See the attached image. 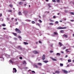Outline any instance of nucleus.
<instances>
[{"mask_svg": "<svg viewBox=\"0 0 74 74\" xmlns=\"http://www.w3.org/2000/svg\"><path fill=\"white\" fill-rule=\"evenodd\" d=\"M15 30L16 32H17V33H21V31L18 28H16Z\"/></svg>", "mask_w": 74, "mask_h": 74, "instance_id": "nucleus-1", "label": "nucleus"}, {"mask_svg": "<svg viewBox=\"0 0 74 74\" xmlns=\"http://www.w3.org/2000/svg\"><path fill=\"white\" fill-rule=\"evenodd\" d=\"M67 28L66 27H58L57 28V29H66Z\"/></svg>", "mask_w": 74, "mask_h": 74, "instance_id": "nucleus-2", "label": "nucleus"}, {"mask_svg": "<svg viewBox=\"0 0 74 74\" xmlns=\"http://www.w3.org/2000/svg\"><path fill=\"white\" fill-rule=\"evenodd\" d=\"M33 53H34V54H36V53H38V54L39 53V52H37V51L35 50L33 51Z\"/></svg>", "mask_w": 74, "mask_h": 74, "instance_id": "nucleus-3", "label": "nucleus"}, {"mask_svg": "<svg viewBox=\"0 0 74 74\" xmlns=\"http://www.w3.org/2000/svg\"><path fill=\"white\" fill-rule=\"evenodd\" d=\"M42 59L43 60L45 59V55H43L42 56Z\"/></svg>", "mask_w": 74, "mask_h": 74, "instance_id": "nucleus-4", "label": "nucleus"}, {"mask_svg": "<svg viewBox=\"0 0 74 74\" xmlns=\"http://www.w3.org/2000/svg\"><path fill=\"white\" fill-rule=\"evenodd\" d=\"M62 71H63V72H64V73H65V74H67V73H69V72L68 71H66L65 70H63Z\"/></svg>", "mask_w": 74, "mask_h": 74, "instance_id": "nucleus-5", "label": "nucleus"}, {"mask_svg": "<svg viewBox=\"0 0 74 74\" xmlns=\"http://www.w3.org/2000/svg\"><path fill=\"white\" fill-rule=\"evenodd\" d=\"M13 70L14 71L13 73H14H14H16V71H17V70H16V69L15 68H13Z\"/></svg>", "mask_w": 74, "mask_h": 74, "instance_id": "nucleus-6", "label": "nucleus"}, {"mask_svg": "<svg viewBox=\"0 0 74 74\" xmlns=\"http://www.w3.org/2000/svg\"><path fill=\"white\" fill-rule=\"evenodd\" d=\"M51 60H53V61H57V60H56V59H55L52 57L51 58Z\"/></svg>", "mask_w": 74, "mask_h": 74, "instance_id": "nucleus-7", "label": "nucleus"}, {"mask_svg": "<svg viewBox=\"0 0 74 74\" xmlns=\"http://www.w3.org/2000/svg\"><path fill=\"white\" fill-rule=\"evenodd\" d=\"M12 34H13V35H14V36H17V34H16V33H14V32H12Z\"/></svg>", "mask_w": 74, "mask_h": 74, "instance_id": "nucleus-8", "label": "nucleus"}, {"mask_svg": "<svg viewBox=\"0 0 74 74\" xmlns=\"http://www.w3.org/2000/svg\"><path fill=\"white\" fill-rule=\"evenodd\" d=\"M59 44L60 46V47H62V46L63 45H62V43H61V42H59Z\"/></svg>", "mask_w": 74, "mask_h": 74, "instance_id": "nucleus-9", "label": "nucleus"}, {"mask_svg": "<svg viewBox=\"0 0 74 74\" xmlns=\"http://www.w3.org/2000/svg\"><path fill=\"white\" fill-rule=\"evenodd\" d=\"M24 44L25 45H28V44H29V43L28 42H23Z\"/></svg>", "mask_w": 74, "mask_h": 74, "instance_id": "nucleus-10", "label": "nucleus"}, {"mask_svg": "<svg viewBox=\"0 0 74 74\" xmlns=\"http://www.w3.org/2000/svg\"><path fill=\"white\" fill-rule=\"evenodd\" d=\"M18 4L19 5H21L22 4H23V3L22 2H19Z\"/></svg>", "mask_w": 74, "mask_h": 74, "instance_id": "nucleus-11", "label": "nucleus"}, {"mask_svg": "<svg viewBox=\"0 0 74 74\" xmlns=\"http://www.w3.org/2000/svg\"><path fill=\"white\" fill-rule=\"evenodd\" d=\"M60 73V72L58 71H56V72H55V73H58V74H59Z\"/></svg>", "mask_w": 74, "mask_h": 74, "instance_id": "nucleus-12", "label": "nucleus"}, {"mask_svg": "<svg viewBox=\"0 0 74 74\" xmlns=\"http://www.w3.org/2000/svg\"><path fill=\"white\" fill-rule=\"evenodd\" d=\"M54 33L55 35H58V33L56 32H54Z\"/></svg>", "mask_w": 74, "mask_h": 74, "instance_id": "nucleus-13", "label": "nucleus"}, {"mask_svg": "<svg viewBox=\"0 0 74 74\" xmlns=\"http://www.w3.org/2000/svg\"><path fill=\"white\" fill-rule=\"evenodd\" d=\"M70 14H71V15H74V12H70Z\"/></svg>", "mask_w": 74, "mask_h": 74, "instance_id": "nucleus-14", "label": "nucleus"}, {"mask_svg": "<svg viewBox=\"0 0 74 74\" xmlns=\"http://www.w3.org/2000/svg\"><path fill=\"white\" fill-rule=\"evenodd\" d=\"M60 33H64V30H61L60 31Z\"/></svg>", "mask_w": 74, "mask_h": 74, "instance_id": "nucleus-15", "label": "nucleus"}, {"mask_svg": "<svg viewBox=\"0 0 74 74\" xmlns=\"http://www.w3.org/2000/svg\"><path fill=\"white\" fill-rule=\"evenodd\" d=\"M21 14H22V13H21V12H19L18 13V15H21Z\"/></svg>", "mask_w": 74, "mask_h": 74, "instance_id": "nucleus-16", "label": "nucleus"}, {"mask_svg": "<svg viewBox=\"0 0 74 74\" xmlns=\"http://www.w3.org/2000/svg\"><path fill=\"white\" fill-rule=\"evenodd\" d=\"M37 64L38 65H40V66H41V65H42V64L41 63H38Z\"/></svg>", "mask_w": 74, "mask_h": 74, "instance_id": "nucleus-17", "label": "nucleus"}, {"mask_svg": "<svg viewBox=\"0 0 74 74\" xmlns=\"http://www.w3.org/2000/svg\"><path fill=\"white\" fill-rule=\"evenodd\" d=\"M62 49H66V47H65V46H64L62 48Z\"/></svg>", "mask_w": 74, "mask_h": 74, "instance_id": "nucleus-18", "label": "nucleus"}, {"mask_svg": "<svg viewBox=\"0 0 74 74\" xmlns=\"http://www.w3.org/2000/svg\"><path fill=\"white\" fill-rule=\"evenodd\" d=\"M8 11L9 12H12V10H8Z\"/></svg>", "mask_w": 74, "mask_h": 74, "instance_id": "nucleus-19", "label": "nucleus"}, {"mask_svg": "<svg viewBox=\"0 0 74 74\" xmlns=\"http://www.w3.org/2000/svg\"><path fill=\"white\" fill-rule=\"evenodd\" d=\"M64 37H67V35L65 34L63 35Z\"/></svg>", "mask_w": 74, "mask_h": 74, "instance_id": "nucleus-20", "label": "nucleus"}, {"mask_svg": "<svg viewBox=\"0 0 74 74\" xmlns=\"http://www.w3.org/2000/svg\"><path fill=\"white\" fill-rule=\"evenodd\" d=\"M34 66H35V68H38V66H37V65L35 64L34 65Z\"/></svg>", "mask_w": 74, "mask_h": 74, "instance_id": "nucleus-21", "label": "nucleus"}, {"mask_svg": "<svg viewBox=\"0 0 74 74\" xmlns=\"http://www.w3.org/2000/svg\"><path fill=\"white\" fill-rule=\"evenodd\" d=\"M60 66H61V67H62L63 66V64H60Z\"/></svg>", "mask_w": 74, "mask_h": 74, "instance_id": "nucleus-22", "label": "nucleus"}, {"mask_svg": "<svg viewBox=\"0 0 74 74\" xmlns=\"http://www.w3.org/2000/svg\"><path fill=\"white\" fill-rule=\"evenodd\" d=\"M44 62H45V63H48V62L47 61H43Z\"/></svg>", "mask_w": 74, "mask_h": 74, "instance_id": "nucleus-23", "label": "nucleus"}, {"mask_svg": "<svg viewBox=\"0 0 74 74\" xmlns=\"http://www.w3.org/2000/svg\"><path fill=\"white\" fill-rule=\"evenodd\" d=\"M68 62H71V60H68Z\"/></svg>", "mask_w": 74, "mask_h": 74, "instance_id": "nucleus-24", "label": "nucleus"}, {"mask_svg": "<svg viewBox=\"0 0 74 74\" xmlns=\"http://www.w3.org/2000/svg\"><path fill=\"white\" fill-rule=\"evenodd\" d=\"M56 54L57 55H59V56H60V53H57Z\"/></svg>", "mask_w": 74, "mask_h": 74, "instance_id": "nucleus-25", "label": "nucleus"}, {"mask_svg": "<svg viewBox=\"0 0 74 74\" xmlns=\"http://www.w3.org/2000/svg\"><path fill=\"white\" fill-rule=\"evenodd\" d=\"M3 26H6V25H5V24H3L2 25Z\"/></svg>", "mask_w": 74, "mask_h": 74, "instance_id": "nucleus-26", "label": "nucleus"}, {"mask_svg": "<svg viewBox=\"0 0 74 74\" xmlns=\"http://www.w3.org/2000/svg\"><path fill=\"white\" fill-rule=\"evenodd\" d=\"M9 6H10V7H12V4L10 5Z\"/></svg>", "mask_w": 74, "mask_h": 74, "instance_id": "nucleus-27", "label": "nucleus"}, {"mask_svg": "<svg viewBox=\"0 0 74 74\" xmlns=\"http://www.w3.org/2000/svg\"><path fill=\"white\" fill-rule=\"evenodd\" d=\"M52 1L54 3H56V0H52Z\"/></svg>", "mask_w": 74, "mask_h": 74, "instance_id": "nucleus-28", "label": "nucleus"}, {"mask_svg": "<svg viewBox=\"0 0 74 74\" xmlns=\"http://www.w3.org/2000/svg\"><path fill=\"white\" fill-rule=\"evenodd\" d=\"M14 40H18V39L16 38H14Z\"/></svg>", "mask_w": 74, "mask_h": 74, "instance_id": "nucleus-29", "label": "nucleus"}, {"mask_svg": "<svg viewBox=\"0 0 74 74\" xmlns=\"http://www.w3.org/2000/svg\"><path fill=\"white\" fill-rule=\"evenodd\" d=\"M32 73H36V72H35V71H32Z\"/></svg>", "mask_w": 74, "mask_h": 74, "instance_id": "nucleus-30", "label": "nucleus"}, {"mask_svg": "<svg viewBox=\"0 0 74 74\" xmlns=\"http://www.w3.org/2000/svg\"><path fill=\"white\" fill-rule=\"evenodd\" d=\"M39 21L40 22V23H42V21H41V20L39 19Z\"/></svg>", "mask_w": 74, "mask_h": 74, "instance_id": "nucleus-31", "label": "nucleus"}, {"mask_svg": "<svg viewBox=\"0 0 74 74\" xmlns=\"http://www.w3.org/2000/svg\"><path fill=\"white\" fill-rule=\"evenodd\" d=\"M32 23H33V24H34L35 23V22H34V21H32Z\"/></svg>", "mask_w": 74, "mask_h": 74, "instance_id": "nucleus-32", "label": "nucleus"}, {"mask_svg": "<svg viewBox=\"0 0 74 74\" xmlns=\"http://www.w3.org/2000/svg\"><path fill=\"white\" fill-rule=\"evenodd\" d=\"M56 24H58V23H59V22H58V21H56V23H55Z\"/></svg>", "mask_w": 74, "mask_h": 74, "instance_id": "nucleus-33", "label": "nucleus"}, {"mask_svg": "<svg viewBox=\"0 0 74 74\" xmlns=\"http://www.w3.org/2000/svg\"><path fill=\"white\" fill-rule=\"evenodd\" d=\"M18 38H21V37L20 36H18Z\"/></svg>", "mask_w": 74, "mask_h": 74, "instance_id": "nucleus-34", "label": "nucleus"}, {"mask_svg": "<svg viewBox=\"0 0 74 74\" xmlns=\"http://www.w3.org/2000/svg\"><path fill=\"white\" fill-rule=\"evenodd\" d=\"M57 1L58 3H60V0H57Z\"/></svg>", "mask_w": 74, "mask_h": 74, "instance_id": "nucleus-35", "label": "nucleus"}, {"mask_svg": "<svg viewBox=\"0 0 74 74\" xmlns=\"http://www.w3.org/2000/svg\"><path fill=\"white\" fill-rule=\"evenodd\" d=\"M45 16H46L45 15H43V18H44V17H45Z\"/></svg>", "mask_w": 74, "mask_h": 74, "instance_id": "nucleus-36", "label": "nucleus"}, {"mask_svg": "<svg viewBox=\"0 0 74 74\" xmlns=\"http://www.w3.org/2000/svg\"><path fill=\"white\" fill-rule=\"evenodd\" d=\"M19 59H22V57H19Z\"/></svg>", "mask_w": 74, "mask_h": 74, "instance_id": "nucleus-37", "label": "nucleus"}, {"mask_svg": "<svg viewBox=\"0 0 74 74\" xmlns=\"http://www.w3.org/2000/svg\"><path fill=\"white\" fill-rule=\"evenodd\" d=\"M48 6L49 7H51V6L50 5V4H48Z\"/></svg>", "mask_w": 74, "mask_h": 74, "instance_id": "nucleus-38", "label": "nucleus"}, {"mask_svg": "<svg viewBox=\"0 0 74 74\" xmlns=\"http://www.w3.org/2000/svg\"><path fill=\"white\" fill-rule=\"evenodd\" d=\"M64 12H66V13L67 12V10H65V11H64Z\"/></svg>", "mask_w": 74, "mask_h": 74, "instance_id": "nucleus-39", "label": "nucleus"}, {"mask_svg": "<svg viewBox=\"0 0 74 74\" xmlns=\"http://www.w3.org/2000/svg\"><path fill=\"white\" fill-rule=\"evenodd\" d=\"M37 25H38V26H40V23H37Z\"/></svg>", "mask_w": 74, "mask_h": 74, "instance_id": "nucleus-40", "label": "nucleus"}, {"mask_svg": "<svg viewBox=\"0 0 74 74\" xmlns=\"http://www.w3.org/2000/svg\"><path fill=\"white\" fill-rule=\"evenodd\" d=\"M20 49H21V50H22V47H21L20 48Z\"/></svg>", "mask_w": 74, "mask_h": 74, "instance_id": "nucleus-41", "label": "nucleus"}, {"mask_svg": "<svg viewBox=\"0 0 74 74\" xmlns=\"http://www.w3.org/2000/svg\"><path fill=\"white\" fill-rule=\"evenodd\" d=\"M42 42H41V41H39V43H42Z\"/></svg>", "mask_w": 74, "mask_h": 74, "instance_id": "nucleus-42", "label": "nucleus"}, {"mask_svg": "<svg viewBox=\"0 0 74 74\" xmlns=\"http://www.w3.org/2000/svg\"><path fill=\"white\" fill-rule=\"evenodd\" d=\"M50 53H52V52H53V51H50Z\"/></svg>", "mask_w": 74, "mask_h": 74, "instance_id": "nucleus-43", "label": "nucleus"}, {"mask_svg": "<svg viewBox=\"0 0 74 74\" xmlns=\"http://www.w3.org/2000/svg\"><path fill=\"white\" fill-rule=\"evenodd\" d=\"M25 63H26V62H23V64H25Z\"/></svg>", "mask_w": 74, "mask_h": 74, "instance_id": "nucleus-44", "label": "nucleus"}, {"mask_svg": "<svg viewBox=\"0 0 74 74\" xmlns=\"http://www.w3.org/2000/svg\"><path fill=\"white\" fill-rule=\"evenodd\" d=\"M49 25H53V24L52 23H50L49 24Z\"/></svg>", "mask_w": 74, "mask_h": 74, "instance_id": "nucleus-45", "label": "nucleus"}, {"mask_svg": "<svg viewBox=\"0 0 74 74\" xmlns=\"http://www.w3.org/2000/svg\"><path fill=\"white\" fill-rule=\"evenodd\" d=\"M14 18H12V21H13V20H14Z\"/></svg>", "mask_w": 74, "mask_h": 74, "instance_id": "nucleus-46", "label": "nucleus"}, {"mask_svg": "<svg viewBox=\"0 0 74 74\" xmlns=\"http://www.w3.org/2000/svg\"><path fill=\"white\" fill-rule=\"evenodd\" d=\"M16 25H18V22L16 23Z\"/></svg>", "mask_w": 74, "mask_h": 74, "instance_id": "nucleus-47", "label": "nucleus"}, {"mask_svg": "<svg viewBox=\"0 0 74 74\" xmlns=\"http://www.w3.org/2000/svg\"><path fill=\"white\" fill-rule=\"evenodd\" d=\"M3 30H5L6 29H5V28H3Z\"/></svg>", "mask_w": 74, "mask_h": 74, "instance_id": "nucleus-48", "label": "nucleus"}, {"mask_svg": "<svg viewBox=\"0 0 74 74\" xmlns=\"http://www.w3.org/2000/svg\"><path fill=\"white\" fill-rule=\"evenodd\" d=\"M21 46H18V48H21Z\"/></svg>", "mask_w": 74, "mask_h": 74, "instance_id": "nucleus-49", "label": "nucleus"}, {"mask_svg": "<svg viewBox=\"0 0 74 74\" xmlns=\"http://www.w3.org/2000/svg\"><path fill=\"white\" fill-rule=\"evenodd\" d=\"M2 16V14H0V16Z\"/></svg>", "mask_w": 74, "mask_h": 74, "instance_id": "nucleus-50", "label": "nucleus"}, {"mask_svg": "<svg viewBox=\"0 0 74 74\" xmlns=\"http://www.w3.org/2000/svg\"><path fill=\"white\" fill-rule=\"evenodd\" d=\"M10 62L12 63V60H10Z\"/></svg>", "mask_w": 74, "mask_h": 74, "instance_id": "nucleus-51", "label": "nucleus"}, {"mask_svg": "<svg viewBox=\"0 0 74 74\" xmlns=\"http://www.w3.org/2000/svg\"><path fill=\"white\" fill-rule=\"evenodd\" d=\"M15 21H17V19H15Z\"/></svg>", "mask_w": 74, "mask_h": 74, "instance_id": "nucleus-52", "label": "nucleus"}, {"mask_svg": "<svg viewBox=\"0 0 74 74\" xmlns=\"http://www.w3.org/2000/svg\"><path fill=\"white\" fill-rule=\"evenodd\" d=\"M50 20L51 21V22H53V21L51 19H50Z\"/></svg>", "mask_w": 74, "mask_h": 74, "instance_id": "nucleus-53", "label": "nucleus"}, {"mask_svg": "<svg viewBox=\"0 0 74 74\" xmlns=\"http://www.w3.org/2000/svg\"><path fill=\"white\" fill-rule=\"evenodd\" d=\"M71 22H74V20H71Z\"/></svg>", "mask_w": 74, "mask_h": 74, "instance_id": "nucleus-54", "label": "nucleus"}, {"mask_svg": "<svg viewBox=\"0 0 74 74\" xmlns=\"http://www.w3.org/2000/svg\"><path fill=\"white\" fill-rule=\"evenodd\" d=\"M69 64H68L67 65V67H69Z\"/></svg>", "mask_w": 74, "mask_h": 74, "instance_id": "nucleus-55", "label": "nucleus"}, {"mask_svg": "<svg viewBox=\"0 0 74 74\" xmlns=\"http://www.w3.org/2000/svg\"><path fill=\"white\" fill-rule=\"evenodd\" d=\"M22 1H26V0H21Z\"/></svg>", "mask_w": 74, "mask_h": 74, "instance_id": "nucleus-56", "label": "nucleus"}, {"mask_svg": "<svg viewBox=\"0 0 74 74\" xmlns=\"http://www.w3.org/2000/svg\"><path fill=\"white\" fill-rule=\"evenodd\" d=\"M65 57H66V58H67V55H66Z\"/></svg>", "mask_w": 74, "mask_h": 74, "instance_id": "nucleus-57", "label": "nucleus"}, {"mask_svg": "<svg viewBox=\"0 0 74 74\" xmlns=\"http://www.w3.org/2000/svg\"><path fill=\"white\" fill-rule=\"evenodd\" d=\"M53 18L55 19V18H56V17H55V16H53Z\"/></svg>", "mask_w": 74, "mask_h": 74, "instance_id": "nucleus-58", "label": "nucleus"}, {"mask_svg": "<svg viewBox=\"0 0 74 74\" xmlns=\"http://www.w3.org/2000/svg\"><path fill=\"white\" fill-rule=\"evenodd\" d=\"M65 51H68V49H66L65 50Z\"/></svg>", "mask_w": 74, "mask_h": 74, "instance_id": "nucleus-59", "label": "nucleus"}, {"mask_svg": "<svg viewBox=\"0 0 74 74\" xmlns=\"http://www.w3.org/2000/svg\"><path fill=\"white\" fill-rule=\"evenodd\" d=\"M64 21H66V18H65V19H64Z\"/></svg>", "mask_w": 74, "mask_h": 74, "instance_id": "nucleus-60", "label": "nucleus"}, {"mask_svg": "<svg viewBox=\"0 0 74 74\" xmlns=\"http://www.w3.org/2000/svg\"><path fill=\"white\" fill-rule=\"evenodd\" d=\"M27 5V3L25 4H24V5Z\"/></svg>", "mask_w": 74, "mask_h": 74, "instance_id": "nucleus-61", "label": "nucleus"}, {"mask_svg": "<svg viewBox=\"0 0 74 74\" xmlns=\"http://www.w3.org/2000/svg\"><path fill=\"white\" fill-rule=\"evenodd\" d=\"M36 44H38V42H36Z\"/></svg>", "mask_w": 74, "mask_h": 74, "instance_id": "nucleus-62", "label": "nucleus"}, {"mask_svg": "<svg viewBox=\"0 0 74 74\" xmlns=\"http://www.w3.org/2000/svg\"><path fill=\"white\" fill-rule=\"evenodd\" d=\"M29 7H31L30 5H29Z\"/></svg>", "mask_w": 74, "mask_h": 74, "instance_id": "nucleus-63", "label": "nucleus"}, {"mask_svg": "<svg viewBox=\"0 0 74 74\" xmlns=\"http://www.w3.org/2000/svg\"><path fill=\"white\" fill-rule=\"evenodd\" d=\"M73 36L74 37V34H73Z\"/></svg>", "mask_w": 74, "mask_h": 74, "instance_id": "nucleus-64", "label": "nucleus"}]
</instances>
